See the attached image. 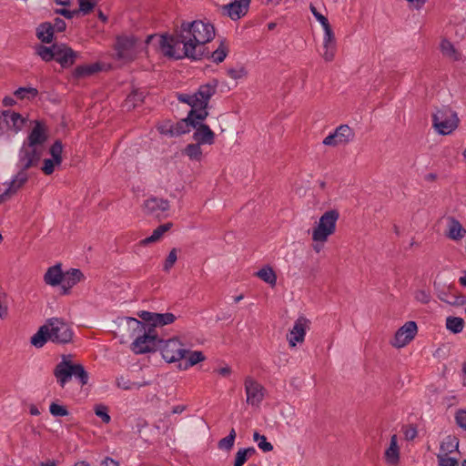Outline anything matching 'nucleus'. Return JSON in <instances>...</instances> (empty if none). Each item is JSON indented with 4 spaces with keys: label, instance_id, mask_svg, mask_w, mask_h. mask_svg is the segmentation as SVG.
<instances>
[{
    "label": "nucleus",
    "instance_id": "obj_1",
    "mask_svg": "<svg viewBox=\"0 0 466 466\" xmlns=\"http://www.w3.org/2000/svg\"><path fill=\"white\" fill-rule=\"evenodd\" d=\"M215 36V27L208 21L183 22L173 35L147 36L146 44L156 41L160 52L167 57L198 60L203 56L205 44Z\"/></svg>",
    "mask_w": 466,
    "mask_h": 466
},
{
    "label": "nucleus",
    "instance_id": "obj_2",
    "mask_svg": "<svg viewBox=\"0 0 466 466\" xmlns=\"http://www.w3.org/2000/svg\"><path fill=\"white\" fill-rule=\"evenodd\" d=\"M72 338L73 331L69 325L61 319L52 318L39 328L31 338V343L36 348H42L48 340L65 344L70 342Z\"/></svg>",
    "mask_w": 466,
    "mask_h": 466
},
{
    "label": "nucleus",
    "instance_id": "obj_3",
    "mask_svg": "<svg viewBox=\"0 0 466 466\" xmlns=\"http://www.w3.org/2000/svg\"><path fill=\"white\" fill-rule=\"evenodd\" d=\"M218 87L217 81L201 85L192 95L178 94L177 100L187 104L191 109L187 116H195L197 119H206L208 116V105L210 98L216 94Z\"/></svg>",
    "mask_w": 466,
    "mask_h": 466
},
{
    "label": "nucleus",
    "instance_id": "obj_4",
    "mask_svg": "<svg viewBox=\"0 0 466 466\" xmlns=\"http://www.w3.org/2000/svg\"><path fill=\"white\" fill-rule=\"evenodd\" d=\"M127 325L134 327L139 331H143L131 344V350L136 354H145L156 351L159 347V339L156 330L153 328H147L146 324L135 318L126 319Z\"/></svg>",
    "mask_w": 466,
    "mask_h": 466
},
{
    "label": "nucleus",
    "instance_id": "obj_5",
    "mask_svg": "<svg viewBox=\"0 0 466 466\" xmlns=\"http://www.w3.org/2000/svg\"><path fill=\"white\" fill-rule=\"evenodd\" d=\"M54 375L61 387H65L72 377L77 379L81 385L88 382V374L83 365L73 362L71 355L62 356L61 361L54 370Z\"/></svg>",
    "mask_w": 466,
    "mask_h": 466
},
{
    "label": "nucleus",
    "instance_id": "obj_6",
    "mask_svg": "<svg viewBox=\"0 0 466 466\" xmlns=\"http://www.w3.org/2000/svg\"><path fill=\"white\" fill-rule=\"evenodd\" d=\"M339 213L337 209L325 211L311 229L312 241L327 242L329 238L336 232Z\"/></svg>",
    "mask_w": 466,
    "mask_h": 466
},
{
    "label": "nucleus",
    "instance_id": "obj_7",
    "mask_svg": "<svg viewBox=\"0 0 466 466\" xmlns=\"http://www.w3.org/2000/svg\"><path fill=\"white\" fill-rule=\"evenodd\" d=\"M432 124L438 133L449 135L457 128L459 117L451 107L442 106L432 115Z\"/></svg>",
    "mask_w": 466,
    "mask_h": 466
},
{
    "label": "nucleus",
    "instance_id": "obj_8",
    "mask_svg": "<svg viewBox=\"0 0 466 466\" xmlns=\"http://www.w3.org/2000/svg\"><path fill=\"white\" fill-rule=\"evenodd\" d=\"M138 39L134 35H120L115 44L116 58L125 63L131 62L137 57Z\"/></svg>",
    "mask_w": 466,
    "mask_h": 466
},
{
    "label": "nucleus",
    "instance_id": "obj_9",
    "mask_svg": "<svg viewBox=\"0 0 466 466\" xmlns=\"http://www.w3.org/2000/svg\"><path fill=\"white\" fill-rule=\"evenodd\" d=\"M159 346L162 358L168 363L177 362L186 358L187 346L178 339L174 338L165 341L161 340Z\"/></svg>",
    "mask_w": 466,
    "mask_h": 466
},
{
    "label": "nucleus",
    "instance_id": "obj_10",
    "mask_svg": "<svg viewBox=\"0 0 466 466\" xmlns=\"http://www.w3.org/2000/svg\"><path fill=\"white\" fill-rule=\"evenodd\" d=\"M311 321L305 316H299L293 323L292 328L287 334V340L290 348L302 344L307 332L310 329Z\"/></svg>",
    "mask_w": 466,
    "mask_h": 466
},
{
    "label": "nucleus",
    "instance_id": "obj_11",
    "mask_svg": "<svg viewBox=\"0 0 466 466\" xmlns=\"http://www.w3.org/2000/svg\"><path fill=\"white\" fill-rule=\"evenodd\" d=\"M246 401L252 407H259L264 400L265 388L252 377H247L244 381Z\"/></svg>",
    "mask_w": 466,
    "mask_h": 466
},
{
    "label": "nucleus",
    "instance_id": "obj_12",
    "mask_svg": "<svg viewBox=\"0 0 466 466\" xmlns=\"http://www.w3.org/2000/svg\"><path fill=\"white\" fill-rule=\"evenodd\" d=\"M190 126L195 129L193 138L198 144L212 145L215 141V134L210 127L204 124L205 119H197L195 116H187Z\"/></svg>",
    "mask_w": 466,
    "mask_h": 466
},
{
    "label": "nucleus",
    "instance_id": "obj_13",
    "mask_svg": "<svg viewBox=\"0 0 466 466\" xmlns=\"http://www.w3.org/2000/svg\"><path fill=\"white\" fill-rule=\"evenodd\" d=\"M138 317L147 323L148 328H161L169 324H172L177 319V317L170 312L166 313H156L142 310L138 312Z\"/></svg>",
    "mask_w": 466,
    "mask_h": 466
},
{
    "label": "nucleus",
    "instance_id": "obj_14",
    "mask_svg": "<svg viewBox=\"0 0 466 466\" xmlns=\"http://www.w3.org/2000/svg\"><path fill=\"white\" fill-rule=\"evenodd\" d=\"M355 137V133L348 125L339 126L335 131L326 137L323 140L325 146L337 147L340 145H347Z\"/></svg>",
    "mask_w": 466,
    "mask_h": 466
},
{
    "label": "nucleus",
    "instance_id": "obj_15",
    "mask_svg": "<svg viewBox=\"0 0 466 466\" xmlns=\"http://www.w3.org/2000/svg\"><path fill=\"white\" fill-rule=\"evenodd\" d=\"M0 181V203L10 198L27 181L26 177H2Z\"/></svg>",
    "mask_w": 466,
    "mask_h": 466
},
{
    "label": "nucleus",
    "instance_id": "obj_16",
    "mask_svg": "<svg viewBox=\"0 0 466 466\" xmlns=\"http://www.w3.org/2000/svg\"><path fill=\"white\" fill-rule=\"evenodd\" d=\"M418 327L415 321H407L395 333L391 345L397 349H400L409 344L416 336Z\"/></svg>",
    "mask_w": 466,
    "mask_h": 466
},
{
    "label": "nucleus",
    "instance_id": "obj_17",
    "mask_svg": "<svg viewBox=\"0 0 466 466\" xmlns=\"http://www.w3.org/2000/svg\"><path fill=\"white\" fill-rule=\"evenodd\" d=\"M40 153L35 147L23 146L19 153L17 167L20 169L18 175L38 165Z\"/></svg>",
    "mask_w": 466,
    "mask_h": 466
},
{
    "label": "nucleus",
    "instance_id": "obj_18",
    "mask_svg": "<svg viewBox=\"0 0 466 466\" xmlns=\"http://www.w3.org/2000/svg\"><path fill=\"white\" fill-rule=\"evenodd\" d=\"M251 0H234L221 6V14L237 21L245 16L248 11Z\"/></svg>",
    "mask_w": 466,
    "mask_h": 466
},
{
    "label": "nucleus",
    "instance_id": "obj_19",
    "mask_svg": "<svg viewBox=\"0 0 466 466\" xmlns=\"http://www.w3.org/2000/svg\"><path fill=\"white\" fill-rule=\"evenodd\" d=\"M169 209V202L167 199L157 197L147 198L142 204V210L147 216L160 218Z\"/></svg>",
    "mask_w": 466,
    "mask_h": 466
},
{
    "label": "nucleus",
    "instance_id": "obj_20",
    "mask_svg": "<svg viewBox=\"0 0 466 466\" xmlns=\"http://www.w3.org/2000/svg\"><path fill=\"white\" fill-rule=\"evenodd\" d=\"M77 57V53L66 45H56L55 58L63 67L71 66Z\"/></svg>",
    "mask_w": 466,
    "mask_h": 466
},
{
    "label": "nucleus",
    "instance_id": "obj_21",
    "mask_svg": "<svg viewBox=\"0 0 466 466\" xmlns=\"http://www.w3.org/2000/svg\"><path fill=\"white\" fill-rule=\"evenodd\" d=\"M446 237L454 241H460L466 236V228L453 217L447 218Z\"/></svg>",
    "mask_w": 466,
    "mask_h": 466
},
{
    "label": "nucleus",
    "instance_id": "obj_22",
    "mask_svg": "<svg viewBox=\"0 0 466 466\" xmlns=\"http://www.w3.org/2000/svg\"><path fill=\"white\" fill-rule=\"evenodd\" d=\"M400 458V449L398 443V437L393 434L390 437L389 447L385 450L384 459L390 466H398Z\"/></svg>",
    "mask_w": 466,
    "mask_h": 466
},
{
    "label": "nucleus",
    "instance_id": "obj_23",
    "mask_svg": "<svg viewBox=\"0 0 466 466\" xmlns=\"http://www.w3.org/2000/svg\"><path fill=\"white\" fill-rule=\"evenodd\" d=\"M46 134L44 126L40 122H36L35 126L30 132L27 137V143H25V147H33L42 145L46 140Z\"/></svg>",
    "mask_w": 466,
    "mask_h": 466
},
{
    "label": "nucleus",
    "instance_id": "obj_24",
    "mask_svg": "<svg viewBox=\"0 0 466 466\" xmlns=\"http://www.w3.org/2000/svg\"><path fill=\"white\" fill-rule=\"evenodd\" d=\"M3 116L6 126L16 133L22 130L26 121L19 113L10 110L4 111Z\"/></svg>",
    "mask_w": 466,
    "mask_h": 466
},
{
    "label": "nucleus",
    "instance_id": "obj_25",
    "mask_svg": "<svg viewBox=\"0 0 466 466\" xmlns=\"http://www.w3.org/2000/svg\"><path fill=\"white\" fill-rule=\"evenodd\" d=\"M206 360V356L200 350H189L187 349V352L186 354V358H184L182 362L178 364V369L180 370H187L189 368L204 361Z\"/></svg>",
    "mask_w": 466,
    "mask_h": 466
},
{
    "label": "nucleus",
    "instance_id": "obj_26",
    "mask_svg": "<svg viewBox=\"0 0 466 466\" xmlns=\"http://www.w3.org/2000/svg\"><path fill=\"white\" fill-rule=\"evenodd\" d=\"M64 274L60 265H55L47 268L44 275V281L46 285L56 287L63 282Z\"/></svg>",
    "mask_w": 466,
    "mask_h": 466
},
{
    "label": "nucleus",
    "instance_id": "obj_27",
    "mask_svg": "<svg viewBox=\"0 0 466 466\" xmlns=\"http://www.w3.org/2000/svg\"><path fill=\"white\" fill-rule=\"evenodd\" d=\"M84 279L83 273L77 268H71L64 274V286L65 292L70 288L80 282Z\"/></svg>",
    "mask_w": 466,
    "mask_h": 466
},
{
    "label": "nucleus",
    "instance_id": "obj_28",
    "mask_svg": "<svg viewBox=\"0 0 466 466\" xmlns=\"http://www.w3.org/2000/svg\"><path fill=\"white\" fill-rule=\"evenodd\" d=\"M171 227H172L171 223H166V224L158 226L152 232V234L149 237L140 240L139 244L141 246H147L149 244L159 241L161 239V238L163 237V235L166 232H167L171 228Z\"/></svg>",
    "mask_w": 466,
    "mask_h": 466
},
{
    "label": "nucleus",
    "instance_id": "obj_29",
    "mask_svg": "<svg viewBox=\"0 0 466 466\" xmlns=\"http://www.w3.org/2000/svg\"><path fill=\"white\" fill-rule=\"evenodd\" d=\"M101 70V65L99 63H95L91 65H82L78 66L75 68L74 76L76 78H84L86 76H90Z\"/></svg>",
    "mask_w": 466,
    "mask_h": 466
},
{
    "label": "nucleus",
    "instance_id": "obj_30",
    "mask_svg": "<svg viewBox=\"0 0 466 466\" xmlns=\"http://www.w3.org/2000/svg\"><path fill=\"white\" fill-rule=\"evenodd\" d=\"M36 36L44 43H51L54 36V27L51 23L45 22L36 28Z\"/></svg>",
    "mask_w": 466,
    "mask_h": 466
},
{
    "label": "nucleus",
    "instance_id": "obj_31",
    "mask_svg": "<svg viewBox=\"0 0 466 466\" xmlns=\"http://www.w3.org/2000/svg\"><path fill=\"white\" fill-rule=\"evenodd\" d=\"M256 276L271 287H274L277 283V275L269 266H265L260 268L256 273Z\"/></svg>",
    "mask_w": 466,
    "mask_h": 466
},
{
    "label": "nucleus",
    "instance_id": "obj_32",
    "mask_svg": "<svg viewBox=\"0 0 466 466\" xmlns=\"http://www.w3.org/2000/svg\"><path fill=\"white\" fill-rule=\"evenodd\" d=\"M116 384L119 389L125 390H138L141 387L147 385V382H134L125 376H118L116 379Z\"/></svg>",
    "mask_w": 466,
    "mask_h": 466
},
{
    "label": "nucleus",
    "instance_id": "obj_33",
    "mask_svg": "<svg viewBox=\"0 0 466 466\" xmlns=\"http://www.w3.org/2000/svg\"><path fill=\"white\" fill-rule=\"evenodd\" d=\"M441 50L444 56L457 61L461 58L460 53L456 50L454 46L447 39H443L441 43Z\"/></svg>",
    "mask_w": 466,
    "mask_h": 466
},
{
    "label": "nucleus",
    "instance_id": "obj_34",
    "mask_svg": "<svg viewBox=\"0 0 466 466\" xmlns=\"http://www.w3.org/2000/svg\"><path fill=\"white\" fill-rule=\"evenodd\" d=\"M255 453L256 450L253 447L239 449L235 456L234 466H243Z\"/></svg>",
    "mask_w": 466,
    "mask_h": 466
},
{
    "label": "nucleus",
    "instance_id": "obj_35",
    "mask_svg": "<svg viewBox=\"0 0 466 466\" xmlns=\"http://www.w3.org/2000/svg\"><path fill=\"white\" fill-rule=\"evenodd\" d=\"M228 53V46L225 40H221L218 47L214 50L210 57L213 62L219 64L225 60Z\"/></svg>",
    "mask_w": 466,
    "mask_h": 466
},
{
    "label": "nucleus",
    "instance_id": "obj_36",
    "mask_svg": "<svg viewBox=\"0 0 466 466\" xmlns=\"http://www.w3.org/2000/svg\"><path fill=\"white\" fill-rule=\"evenodd\" d=\"M144 98L145 96L143 92L136 90L127 97V99L125 100L124 106L127 110L135 108L137 106H138V104L144 101Z\"/></svg>",
    "mask_w": 466,
    "mask_h": 466
},
{
    "label": "nucleus",
    "instance_id": "obj_37",
    "mask_svg": "<svg viewBox=\"0 0 466 466\" xmlns=\"http://www.w3.org/2000/svg\"><path fill=\"white\" fill-rule=\"evenodd\" d=\"M14 95L16 98H18L20 100H24V99L30 100V99H34L35 97L37 96L38 90L36 88L31 87V86L19 87L18 89H16L14 92Z\"/></svg>",
    "mask_w": 466,
    "mask_h": 466
},
{
    "label": "nucleus",
    "instance_id": "obj_38",
    "mask_svg": "<svg viewBox=\"0 0 466 466\" xmlns=\"http://www.w3.org/2000/svg\"><path fill=\"white\" fill-rule=\"evenodd\" d=\"M56 48V45H53L52 46L39 45L36 47V54L42 58V60L49 62L55 58Z\"/></svg>",
    "mask_w": 466,
    "mask_h": 466
},
{
    "label": "nucleus",
    "instance_id": "obj_39",
    "mask_svg": "<svg viewBox=\"0 0 466 466\" xmlns=\"http://www.w3.org/2000/svg\"><path fill=\"white\" fill-rule=\"evenodd\" d=\"M464 327V321L459 317H448L446 319V328L453 332L460 333Z\"/></svg>",
    "mask_w": 466,
    "mask_h": 466
},
{
    "label": "nucleus",
    "instance_id": "obj_40",
    "mask_svg": "<svg viewBox=\"0 0 466 466\" xmlns=\"http://www.w3.org/2000/svg\"><path fill=\"white\" fill-rule=\"evenodd\" d=\"M201 145L202 144H198V142L187 145L184 149L185 155H187L190 159H200L202 156Z\"/></svg>",
    "mask_w": 466,
    "mask_h": 466
},
{
    "label": "nucleus",
    "instance_id": "obj_41",
    "mask_svg": "<svg viewBox=\"0 0 466 466\" xmlns=\"http://www.w3.org/2000/svg\"><path fill=\"white\" fill-rule=\"evenodd\" d=\"M235 439L236 431L234 429H231L228 435L218 441V446L220 450L228 451L233 448Z\"/></svg>",
    "mask_w": 466,
    "mask_h": 466
},
{
    "label": "nucleus",
    "instance_id": "obj_42",
    "mask_svg": "<svg viewBox=\"0 0 466 466\" xmlns=\"http://www.w3.org/2000/svg\"><path fill=\"white\" fill-rule=\"evenodd\" d=\"M253 441L257 442L258 448L264 452L273 450V445L267 441L266 436L259 434L258 431L253 433Z\"/></svg>",
    "mask_w": 466,
    "mask_h": 466
},
{
    "label": "nucleus",
    "instance_id": "obj_43",
    "mask_svg": "<svg viewBox=\"0 0 466 466\" xmlns=\"http://www.w3.org/2000/svg\"><path fill=\"white\" fill-rule=\"evenodd\" d=\"M457 448L458 442L456 441V439L449 436L441 442L440 453L448 454L449 452H452L457 450Z\"/></svg>",
    "mask_w": 466,
    "mask_h": 466
},
{
    "label": "nucleus",
    "instance_id": "obj_44",
    "mask_svg": "<svg viewBox=\"0 0 466 466\" xmlns=\"http://www.w3.org/2000/svg\"><path fill=\"white\" fill-rule=\"evenodd\" d=\"M227 73L228 76L234 80L242 79L248 75V71L244 66H238L237 67L229 68Z\"/></svg>",
    "mask_w": 466,
    "mask_h": 466
},
{
    "label": "nucleus",
    "instance_id": "obj_45",
    "mask_svg": "<svg viewBox=\"0 0 466 466\" xmlns=\"http://www.w3.org/2000/svg\"><path fill=\"white\" fill-rule=\"evenodd\" d=\"M189 127L191 126L187 116L186 118L181 119L177 123L174 124V134H176V137H177L187 132H189Z\"/></svg>",
    "mask_w": 466,
    "mask_h": 466
},
{
    "label": "nucleus",
    "instance_id": "obj_46",
    "mask_svg": "<svg viewBox=\"0 0 466 466\" xmlns=\"http://www.w3.org/2000/svg\"><path fill=\"white\" fill-rule=\"evenodd\" d=\"M177 260V249L172 248L168 253L163 266V269L168 272Z\"/></svg>",
    "mask_w": 466,
    "mask_h": 466
},
{
    "label": "nucleus",
    "instance_id": "obj_47",
    "mask_svg": "<svg viewBox=\"0 0 466 466\" xmlns=\"http://www.w3.org/2000/svg\"><path fill=\"white\" fill-rule=\"evenodd\" d=\"M95 413L97 417L101 418L103 422L109 423L111 420V417L108 414V409L106 406L99 404L95 407Z\"/></svg>",
    "mask_w": 466,
    "mask_h": 466
},
{
    "label": "nucleus",
    "instance_id": "obj_48",
    "mask_svg": "<svg viewBox=\"0 0 466 466\" xmlns=\"http://www.w3.org/2000/svg\"><path fill=\"white\" fill-rule=\"evenodd\" d=\"M79 13L83 15L89 14L96 5V0H78Z\"/></svg>",
    "mask_w": 466,
    "mask_h": 466
},
{
    "label": "nucleus",
    "instance_id": "obj_49",
    "mask_svg": "<svg viewBox=\"0 0 466 466\" xmlns=\"http://www.w3.org/2000/svg\"><path fill=\"white\" fill-rule=\"evenodd\" d=\"M324 29V38H323V46H336V40L334 34L332 32L331 26L328 25L326 27H323Z\"/></svg>",
    "mask_w": 466,
    "mask_h": 466
},
{
    "label": "nucleus",
    "instance_id": "obj_50",
    "mask_svg": "<svg viewBox=\"0 0 466 466\" xmlns=\"http://www.w3.org/2000/svg\"><path fill=\"white\" fill-rule=\"evenodd\" d=\"M439 466H457L458 461L455 458L448 456V454L439 453L437 455Z\"/></svg>",
    "mask_w": 466,
    "mask_h": 466
},
{
    "label": "nucleus",
    "instance_id": "obj_51",
    "mask_svg": "<svg viewBox=\"0 0 466 466\" xmlns=\"http://www.w3.org/2000/svg\"><path fill=\"white\" fill-rule=\"evenodd\" d=\"M63 151V147L61 142L56 141L50 148V154L56 164H60L61 162V155Z\"/></svg>",
    "mask_w": 466,
    "mask_h": 466
},
{
    "label": "nucleus",
    "instance_id": "obj_52",
    "mask_svg": "<svg viewBox=\"0 0 466 466\" xmlns=\"http://www.w3.org/2000/svg\"><path fill=\"white\" fill-rule=\"evenodd\" d=\"M49 411L55 417H64L68 414V411L66 409V407L55 402L51 403L49 407Z\"/></svg>",
    "mask_w": 466,
    "mask_h": 466
},
{
    "label": "nucleus",
    "instance_id": "obj_53",
    "mask_svg": "<svg viewBox=\"0 0 466 466\" xmlns=\"http://www.w3.org/2000/svg\"><path fill=\"white\" fill-rule=\"evenodd\" d=\"M157 129L162 135H166L171 137H176V134H174V124L170 121L164 122L158 126Z\"/></svg>",
    "mask_w": 466,
    "mask_h": 466
},
{
    "label": "nucleus",
    "instance_id": "obj_54",
    "mask_svg": "<svg viewBox=\"0 0 466 466\" xmlns=\"http://www.w3.org/2000/svg\"><path fill=\"white\" fill-rule=\"evenodd\" d=\"M415 299L422 304H427L431 300V293L427 289H418L414 292Z\"/></svg>",
    "mask_w": 466,
    "mask_h": 466
},
{
    "label": "nucleus",
    "instance_id": "obj_55",
    "mask_svg": "<svg viewBox=\"0 0 466 466\" xmlns=\"http://www.w3.org/2000/svg\"><path fill=\"white\" fill-rule=\"evenodd\" d=\"M309 9H310L312 15L315 16V18L321 24L322 27H326L328 25H330L329 23L328 18L325 15H323L322 14H320L317 10V8H316V6L314 5L310 4Z\"/></svg>",
    "mask_w": 466,
    "mask_h": 466
},
{
    "label": "nucleus",
    "instance_id": "obj_56",
    "mask_svg": "<svg viewBox=\"0 0 466 466\" xmlns=\"http://www.w3.org/2000/svg\"><path fill=\"white\" fill-rule=\"evenodd\" d=\"M324 52L322 53V57L325 61L330 62L334 59L335 52H336V46H323Z\"/></svg>",
    "mask_w": 466,
    "mask_h": 466
},
{
    "label": "nucleus",
    "instance_id": "obj_57",
    "mask_svg": "<svg viewBox=\"0 0 466 466\" xmlns=\"http://www.w3.org/2000/svg\"><path fill=\"white\" fill-rule=\"evenodd\" d=\"M57 165L55 161V158H51V159H45L44 161V166L42 167V170L46 174V175H50L51 173L54 172V169H55V166Z\"/></svg>",
    "mask_w": 466,
    "mask_h": 466
},
{
    "label": "nucleus",
    "instance_id": "obj_58",
    "mask_svg": "<svg viewBox=\"0 0 466 466\" xmlns=\"http://www.w3.org/2000/svg\"><path fill=\"white\" fill-rule=\"evenodd\" d=\"M56 14L57 15H63L64 17L67 18V19H71L73 18L76 15L79 14V11H76V10H68V9H66V8H62V9H56Z\"/></svg>",
    "mask_w": 466,
    "mask_h": 466
},
{
    "label": "nucleus",
    "instance_id": "obj_59",
    "mask_svg": "<svg viewBox=\"0 0 466 466\" xmlns=\"http://www.w3.org/2000/svg\"><path fill=\"white\" fill-rule=\"evenodd\" d=\"M456 421L461 428L466 430V410H461L456 414Z\"/></svg>",
    "mask_w": 466,
    "mask_h": 466
},
{
    "label": "nucleus",
    "instance_id": "obj_60",
    "mask_svg": "<svg viewBox=\"0 0 466 466\" xmlns=\"http://www.w3.org/2000/svg\"><path fill=\"white\" fill-rule=\"evenodd\" d=\"M53 27H54V31H57V32H63L66 27V22L59 18V17H56L54 21V25H52Z\"/></svg>",
    "mask_w": 466,
    "mask_h": 466
},
{
    "label": "nucleus",
    "instance_id": "obj_61",
    "mask_svg": "<svg viewBox=\"0 0 466 466\" xmlns=\"http://www.w3.org/2000/svg\"><path fill=\"white\" fill-rule=\"evenodd\" d=\"M439 299L445 301V302H448L450 304H461V303H463V299H460V298H455L454 297V299L453 300H450L446 298L445 294L444 293H441L438 295Z\"/></svg>",
    "mask_w": 466,
    "mask_h": 466
},
{
    "label": "nucleus",
    "instance_id": "obj_62",
    "mask_svg": "<svg viewBox=\"0 0 466 466\" xmlns=\"http://www.w3.org/2000/svg\"><path fill=\"white\" fill-rule=\"evenodd\" d=\"M404 436L407 440H413L417 436V431L414 428H406L404 430Z\"/></svg>",
    "mask_w": 466,
    "mask_h": 466
},
{
    "label": "nucleus",
    "instance_id": "obj_63",
    "mask_svg": "<svg viewBox=\"0 0 466 466\" xmlns=\"http://www.w3.org/2000/svg\"><path fill=\"white\" fill-rule=\"evenodd\" d=\"M410 5L416 9H420L427 0H407Z\"/></svg>",
    "mask_w": 466,
    "mask_h": 466
},
{
    "label": "nucleus",
    "instance_id": "obj_64",
    "mask_svg": "<svg viewBox=\"0 0 466 466\" xmlns=\"http://www.w3.org/2000/svg\"><path fill=\"white\" fill-rule=\"evenodd\" d=\"M102 466H119V463L114 459L106 457L102 461Z\"/></svg>",
    "mask_w": 466,
    "mask_h": 466
}]
</instances>
